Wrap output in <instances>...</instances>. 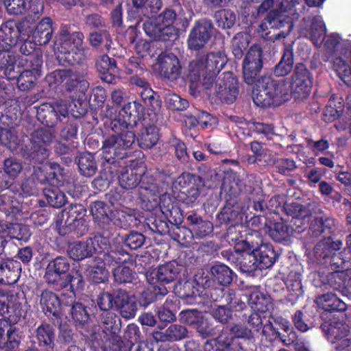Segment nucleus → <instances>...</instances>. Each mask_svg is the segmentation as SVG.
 I'll return each instance as SVG.
<instances>
[{
	"label": "nucleus",
	"instance_id": "338daca9",
	"mask_svg": "<svg viewBox=\"0 0 351 351\" xmlns=\"http://www.w3.org/2000/svg\"><path fill=\"white\" fill-rule=\"evenodd\" d=\"M106 265L101 261L94 259L93 265L90 266L88 271L89 280L94 284H100L108 280L109 272L106 268Z\"/></svg>",
	"mask_w": 351,
	"mask_h": 351
},
{
	"label": "nucleus",
	"instance_id": "79ce46f5",
	"mask_svg": "<svg viewBox=\"0 0 351 351\" xmlns=\"http://www.w3.org/2000/svg\"><path fill=\"white\" fill-rule=\"evenodd\" d=\"M237 346L226 332H222L215 338L206 340L204 344V351H236Z\"/></svg>",
	"mask_w": 351,
	"mask_h": 351
},
{
	"label": "nucleus",
	"instance_id": "393cba45",
	"mask_svg": "<svg viewBox=\"0 0 351 351\" xmlns=\"http://www.w3.org/2000/svg\"><path fill=\"white\" fill-rule=\"evenodd\" d=\"M114 310L125 319L135 317L137 311V301L134 296L130 295L125 290L118 289Z\"/></svg>",
	"mask_w": 351,
	"mask_h": 351
},
{
	"label": "nucleus",
	"instance_id": "3c124183",
	"mask_svg": "<svg viewBox=\"0 0 351 351\" xmlns=\"http://www.w3.org/2000/svg\"><path fill=\"white\" fill-rule=\"evenodd\" d=\"M167 289L165 287L152 286L145 288L140 293L137 301L140 306L147 307L156 300L162 299L167 294Z\"/></svg>",
	"mask_w": 351,
	"mask_h": 351
},
{
	"label": "nucleus",
	"instance_id": "e433bc0d",
	"mask_svg": "<svg viewBox=\"0 0 351 351\" xmlns=\"http://www.w3.org/2000/svg\"><path fill=\"white\" fill-rule=\"evenodd\" d=\"M285 5L281 1L278 8L270 10L264 21L259 25L260 31L264 32L270 29H279L284 26L285 22Z\"/></svg>",
	"mask_w": 351,
	"mask_h": 351
},
{
	"label": "nucleus",
	"instance_id": "f03ea898",
	"mask_svg": "<svg viewBox=\"0 0 351 351\" xmlns=\"http://www.w3.org/2000/svg\"><path fill=\"white\" fill-rule=\"evenodd\" d=\"M45 80L51 88L62 86L66 93L79 98L84 96L89 88L86 73L72 69H56L47 74Z\"/></svg>",
	"mask_w": 351,
	"mask_h": 351
},
{
	"label": "nucleus",
	"instance_id": "cd10ccee",
	"mask_svg": "<svg viewBox=\"0 0 351 351\" xmlns=\"http://www.w3.org/2000/svg\"><path fill=\"white\" fill-rule=\"evenodd\" d=\"M140 1L137 0H132V6L128 10L127 19L130 21H136L135 25H130L125 34L126 40L130 44H133L136 41L138 36L137 28L140 27V24L143 22L145 14L140 6Z\"/></svg>",
	"mask_w": 351,
	"mask_h": 351
},
{
	"label": "nucleus",
	"instance_id": "4468645a",
	"mask_svg": "<svg viewBox=\"0 0 351 351\" xmlns=\"http://www.w3.org/2000/svg\"><path fill=\"white\" fill-rule=\"evenodd\" d=\"M323 330L326 331L328 340L336 344V351H351V338L348 337L349 327L343 321L333 318L329 324H325Z\"/></svg>",
	"mask_w": 351,
	"mask_h": 351
},
{
	"label": "nucleus",
	"instance_id": "f8f14e48",
	"mask_svg": "<svg viewBox=\"0 0 351 351\" xmlns=\"http://www.w3.org/2000/svg\"><path fill=\"white\" fill-rule=\"evenodd\" d=\"M263 51L258 45H253L247 51L243 61V77L248 85H253L259 80L263 66Z\"/></svg>",
	"mask_w": 351,
	"mask_h": 351
},
{
	"label": "nucleus",
	"instance_id": "e2e57ef3",
	"mask_svg": "<svg viewBox=\"0 0 351 351\" xmlns=\"http://www.w3.org/2000/svg\"><path fill=\"white\" fill-rule=\"evenodd\" d=\"M145 225L154 233L166 234L169 231V226L165 219L154 213H149L145 220Z\"/></svg>",
	"mask_w": 351,
	"mask_h": 351
},
{
	"label": "nucleus",
	"instance_id": "a19ab883",
	"mask_svg": "<svg viewBox=\"0 0 351 351\" xmlns=\"http://www.w3.org/2000/svg\"><path fill=\"white\" fill-rule=\"evenodd\" d=\"M88 337L94 345L97 346H106L104 351H130L131 348L128 346L125 341L121 339L120 336L115 335L114 337H108L104 338V339H98L97 334L94 332L90 333Z\"/></svg>",
	"mask_w": 351,
	"mask_h": 351
},
{
	"label": "nucleus",
	"instance_id": "2eb2a0df",
	"mask_svg": "<svg viewBox=\"0 0 351 351\" xmlns=\"http://www.w3.org/2000/svg\"><path fill=\"white\" fill-rule=\"evenodd\" d=\"M70 267L69 261L65 256H59L50 261L44 274L45 282L56 289L65 288L67 283L63 280L62 276L68 273Z\"/></svg>",
	"mask_w": 351,
	"mask_h": 351
},
{
	"label": "nucleus",
	"instance_id": "09e8293b",
	"mask_svg": "<svg viewBox=\"0 0 351 351\" xmlns=\"http://www.w3.org/2000/svg\"><path fill=\"white\" fill-rule=\"evenodd\" d=\"M210 275L213 282L220 285H229L233 280V271L223 263H216L210 269Z\"/></svg>",
	"mask_w": 351,
	"mask_h": 351
},
{
	"label": "nucleus",
	"instance_id": "5701e85b",
	"mask_svg": "<svg viewBox=\"0 0 351 351\" xmlns=\"http://www.w3.org/2000/svg\"><path fill=\"white\" fill-rule=\"evenodd\" d=\"M34 343L43 351H54L56 348V329L47 322H42L35 329Z\"/></svg>",
	"mask_w": 351,
	"mask_h": 351
},
{
	"label": "nucleus",
	"instance_id": "6ab92c4d",
	"mask_svg": "<svg viewBox=\"0 0 351 351\" xmlns=\"http://www.w3.org/2000/svg\"><path fill=\"white\" fill-rule=\"evenodd\" d=\"M300 35L309 38L315 45L320 46L326 35V27L321 16L304 20L300 27Z\"/></svg>",
	"mask_w": 351,
	"mask_h": 351
},
{
	"label": "nucleus",
	"instance_id": "72a5a7b5",
	"mask_svg": "<svg viewBox=\"0 0 351 351\" xmlns=\"http://www.w3.org/2000/svg\"><path fill=\"white\" fill-rule=\"evenodd\" d=\"M98 321L102 324L104 338L119 335L121 329V318L112 311L97 315Z\"/></svg>",
	"mask_w": 351,
	"mask_h": 351
},
{
	"label": "nucleus",
	"instance_id": "4c0bfd02",
	"mask_svg": "<svg viewBox=\"0 0 351 351\" xmlns=\"http://www.w3.org/2000/svg\"><path fill=\"white\" fill-rule=\"evenodd\" d=\"M68 254L73 261H79L93 256L95 253V247L91 239L85 241H75L71 244L68 249Z\"/></svg>",
	"mask_w": 351,
	"mask_h": 351
},
{
	"label": "nucleus",
	"instance_id": "b1692460",
	"mask_svg": "<svg viewBox=\"0 0 351 351\" xmlns=\"http://www.w3.org/2000/svg\"><path fill=\"white\" fill-rule=\"evenodd\" d=\"M157 121H154L149 118L143 119L142 128L138 133L137 141L142 149H151L156 145L159 140V130L156 125Z\"/></svg>",
	"mask_w": 351,
	"mask_h": 351
},
{
	"label": "nucleus",
	"instance_id": "6e6d98bb",
	"mask_svg": "<svg viewBox=\"0 0 351 351\" xmlns=\"http://www.w3.org/2000/svg\"><path fill=\"white\" fill-rule=\"evenodd\" d=\"M117 292L118 289L113 290L112 292L103 291L97 295L96 304L98 307L97 315L110 312L111 309H114Z\"/></svg>",
	"mask_w": 351,
	"mask_h": 351
},
{
	"label": "nucleus",
	"instance_id": "ea45409f",
	"mask_svg": "<svg viewBox=\"0 0 351 351\" xmlns=\"http://www.w3.org/2000/svg\"><path fill=\"white\" fill-rule=\"evenodd\" d=\"M53 21L50 17H44L32 32L34 41L38 45H47L52 38Z\"/></svg>",
	"mask_w": 351,
	"mask_h": 351
},
{
	"label": "nucleus",
	"instance_id": "c85d7f7f",
	"mask_svg": "<svg viewBox=\"0 0 351 351\" xmlns=\"http://www.w3.org/2000/svg\"><path fill=\"white\" fill-rule=\"evenodd\" d=\"M95 66L103 82L109 84L116 83V73H118L119 69L114 58L106 54L102 55L97 60Z\"/></svg>",
	"mask_w": 351,
	"mask_h": 351
},
{
	"label": "nucleus",
	"instance_id": "423d86ee",
	"mask_svg": "<svg viewBox=\"0 0 351 351\" xmlns=\"http://www.w3.org/2000/svg\"><path fill=\"white\" fill-rule=\"evenodd\" d=\"M118 176V181L122 189H116L110 194L109 200L112 204L123 205L128 200H132V195L128 191L140 186L143 171L139 168L128 167L126 163Z\"/></svg>",
	"mask_w": 351,
	"mask_h": 351
},
{
	"label": "nucleus",
	"instance_id": "bf43d9fd",
	"mask_svg": "<svg viewBox=\"0 0 351 351\" xmlns=\"http://www.w3.org/2000/svg\"><path fill=\"white\" fill-rule=\"evenodd\" d=\"M160 211L171 225H180L183 221L184 216L180 208L171 202L167 206L162 202Z\"/></svg>",
	"mask_w": 351,
	"mask_h": 351
},
{
	"label": "nucleus",
	"instance_id": "473e14b6",
	"mask_svg": "<svg viewBox=\"0 0 351 351\" xmlns=\"http://www.w3.org/2000/svg\"><path fill=\"white\" fill-rule=\"evenodd\" d=\"M268 313H269V318L276 326H274L271 321L269 320V324L263 326L262 334L270 342L279 339L281 342L285 343V339L279 331L280 330L285 331V319L281 316H276L273 312H269Z\"/></svg>",
	"mask_w": 351,
	"mask_h": 351
},
{
	"label": "nucleus",
	"instance_id": "2f4dec72",
	"mask_svg": "<svg viewBox=\"0 0 351 351\" xmlns=\"http://www.w3.org/2000/svg\"><path fill=\"white\" fill-rule=\"evenodd\" d=\"M143 106L147 111V116L154 121H158V114L160 110L162 101L160 95L150 87L138 90Z\"/></svg>",
	"mask_w": 351,
	"mask_h": 351
},
{
	"label": "nucleus",
	"instance_id": "c756f323",
	"mask_svg": "<svg viewBox=\"0 0 351 351\" xmlns=\"http://www.w3.org/2000/svg\"><path fill=\"white\" fill-rule=\"evenodd\" d=\"M182 271H185L184 267L178 264L177 261H173L159 265L157 267L155 278L157 282L162 285L169 284L177 280Z\"/></svg>",
	"mask_w": 351,
	"mask_h": 351
},
{
	"label": "nucleus",
	"instance_id": "052dcab7",
	"mask_svg": "<svg viewBox=\"0 0 351 351\" xmlns=\"http://www.w3.org/2000/svg\"><path fill=\"white\" fill-rule=\"evenodd\" d=\"M48 204L53 208H61L66 202V195L58 186H47L43 190Z\"/></svg>",
	"mask_w": 351,
	"mask_h": 351
},
{
	"label": "nucleus",
	"instance_id": "39448f33",
	"mask_svg": "<svg viewBox=\"0 0 351 351\" xmlns=\"http://www.w3.org/2000/svg\"><path fill=\"white\" fill-rule=\"evenodd\" d=\"M179 188L177 199L188 207L198 204L204 188V179L199 175L183 172L176 180Z\"/></svg>",
	"mask_w": 351,
	"mask_h": 351
},
{
	"label": "nucleus",
	"instance_id": "c9c22d12",
	"mask_svg": "<svg viewBox=\"0 0 351 351\" xmlns=\"http://www.w3.org/2000/svg\"><path fill=\"white\" fill-rule=\"evenodd\" d=\"M97 256L95 261H101L106 266H112L118 264H124L132 262V256L121 247H110L106 253Z\"/></svg>",
	"mask_w": 351,
	"mask_h": 351
},
{
	"label": "nucleus",
	"instance_id": "603ef678",
	"mask_svg": "<svg viewBox=\"0 0 351 351\" xmlns=\"http://www.w3.org/2000/svg\"><path fill=\"white\" fill-rule=\"evenodd\" d=\"M112 225L121 228L128 229L131 227L137 226L140 221L133 211L127 212L123 210H117L112 213Z\"/></svg>",
	"mask_w": 351,
	"mask_h": 351
},
{
	"label": "nucleus",
	"instance_id": "774afa93",
	"mask_svg": "<svg viewBox=\"0 0 351 351\" xmlns=\"http://www.w3.org/2000/svg\"><path fill=\"white\" fill-rule=\"evenodd\" d=\"M153 176L160 187V192H163L164 195L167 194L171 189L172 184L176 182L173 174L169 170L164 169H156Z\"/></svg>",
	"mask_w": 351,
	"mask_h": 351
},
{
	"label": "nucleus",
	"instance_id": "a18cd8bd",
	"mask_svg": "<svg viewBox=\"0 0 351 351\" xmlns=\"http://www.w3.org/2000/svg\"><path fill=\"white\" fill-rule=\"evenodd\" d=\"M248 302L252 309L260 313H267L272 307L271 297L256 288L251 291Z\"/></svg>",
	"mask_w": 351,
	"mask_h": 351
},
{
	"label": "nucleus",
	"instance_id": "de8ad7c7",
	"mask_svg": "<svg viewBox=\"0 0 351 351\" xmlns=\"http://www.w3.org/2000/svg\"><path fill=\"white\" fill-rule=\"evenodd\" d=\"M80 173L84 177H92L97 171L95 157L90 152H82L75 159Z\"/></svg>",
	"mask_w": 351,
	"mask_h": 351
},
{
	"label": "nucleus",
	"instance_id": "412c9836",
	"mask_svg": "<svg viewBox=\"0 0 351 351\" xmlns=\"http://www.w3.org/2000/svg\"><path fill=\"white\" fill-rule=\"evenodd\" d=\"M23 339V333L16 326H8L5 321L0 322V348L5 351H16Z\"/></svg>",
	"mask_w": 351,
	"mask_h": 351
},
{
	"label": "nucleus",
	"instance_id": "0eeeda50",
	"mask_svg": "<svg viewBox=\"0 0 351 351\" xmlns=\"http://www.w3.org/2000/svg\"><path fill=\"white\" fill-rule=\"evenodd\" d=\"M56 138L55 132L49 128L39 127L30 134V145L27 156L38 163H43L50 154V145Z\"/></svg>",
	"mask_w": 351,
	"mask_h": 351
},
{
	"label": "nucleus",
	"instance_id": "864d4df0",
	"mask_svg": "<svg viewBox=\"0 0 351 351\" xmlns=\"http://www.w3.org/2000/svg\"><path fill=\"white\" fill-rule=\"evenodd\" d=\"M265 231L276 242L282 243L285 241V224L283 217H271Z\"/></svg>",
	"mask_w": 351,
	"mask_h": 351
},
{
	"label": "nucleus",
	"instance_id": "1a4fd4ad",
	"mask_svg": "<svg viewBox=\"0 0 351 351\" xmlns=\"http://www.w3.org/2000/svg\"><path fill=\"white\" fill-rule=\"evenodd\" d=\"M32 32V27L26 19L8 20L0 26V47L11 49L17 46L20 38H27Z\"/></svg>",
	"mask_w": 351,
	"mask_h": 351
},
{
	"label": "nucleus",
	"instance_id": "9d476101",
	"mask_svg": "<svg viewBox=\"0 0 351 351\" xmlns=\"http://www.w3.org/2000/svg\"><path fill=\"white\" fill-rule=\"evenodd\" d=\"M244 247L241 252L222 251L221 256L224 259L238 267L241 272L252 274L259 269L258 260L251 244H242Z\"/></svg>",
	"mask_w": 351,
	"mask_h": 351
},
{
	"label": "nucleus",
	"instance_id": "ddd939ff",
	"mask_svg": "<svg viewBox=\"0 0 351 351\" xmlns=\"http://www.w3.org/2000/svg\"><path fill=\"white\" fill-rule=\"evenodd\" d=\"M214 25L211 20L206 18L195 21L187 38V46L193 51L203 49L211 38Z\"/></svg>",
	"mask_w": 351,
	"mask_h": 351
},
{
	"label": "nucleus",
	"instance_id": "9b49d317",
	"mask_svg": "<svg viewBox=\"0 0 351 351\" xmlns=\"http://www.w3.org/2000/svg\"><path fill=\"white\" fill-rule=\"evenodd\" d=\"M227 187L224 181L221 189L226 192V204L217 214L216 218L219 226H234L238 223V217L241 214L237 197L239 193L232 186H230L228 190Z\"/></svg>",
	"mask_w": 351,
	"mask_h": 351
},
{
	"label": "nucleus",
	"instance_id": "bb28decb",
	"mask_svg": "<svg viewBox=\"0 0 351 351\" xmlns=\"http://www.w3.org/2000/svg\"><path fill=\"white\" fill-rule=\"evenodd\" d=\"M40 305L47 317L60 318L62 315L60 301L57 294L53 291L48 289H44L41 291L40 295Z\"/></svg>",
	"mask_w": 351,
	"mask_h": 351
},
{
	"label": "nucleus",
	"instance_id": "4be33fe9",
	"mask_svg": "<svg viewBox=\"0 0 351 351\" xmlns=\"http://www.w3.org/2000/svg\"><path fill=\"white\" fill-rule=\"evenodd\" d=\"M254 245L253 250L258 260L259 269L263 270L271 267L278 260L280 254L276 252L269 243H264L259 239L258 241H250Z\"/></svg>",
	"mask_w": 351,
	"mask_h": 351
},
{
	"label": "nucleus",
	"instance_id": "8fccbe9b",
	"mask_svg": "<svg viewBox=\"0 0 351 351\" xmlns=\"http://www.w3.org/2000/svg\"><path fill=\"white\" fill-rule=\"evenodd\" d=\"M179 297L187 304H199L201 295L196 281H186L179 291Z\"/></svg>",
	"mask_w": 351,
	"mask_h": 351
},
{
	"label": "nucleus",
	"instance_id": "49530a36",
	"mask_svg": "<svg viewBox=\"0 0 351 351\" xmlns=\"http://www.w3.org/2000/svg\"><path fill=\"white\" fill-rule=\"evenodd\" d=\"M225 285H218L210 287L209 285L205 288V294L212 302L230 304L234 298V289L224 287Z\"/></svg>",
	"mask_w": 351,
	"mask_h": 351
},
{
	"label": "nucleus",
	"instance_id": "5fc2aeb1",
	"mask_svg": "<svg viewBox=\"0 0 351 351\" xmlns=\"http://www.w3.org/2000/svg\"><path fill=\"white\" fill-rule=\"evenodd\" d=\"M317 303L320 308L326 311H343L346 308V303L332 293L319 296L317 298Z\"/></svg>",
	"mask_w": 351,
	"mask_h": 351
},
{
	"label": "nucleus",
	"instance_id": "dca6fc26",
	"mask_svg": "<svg viewBox=\"0 0 351 351\" xmlns=\"http://www.w3.org/2000/svg\"><path fill=\"white\" fill-rule=\"evenodd\" d=\"M312 84V77L306 67L303 64H298L290 85L294 97L296 99L306 98L311 93Z\"/></svg>",
	"mask_w": 351,
	"mask_h": 351
},
{
	"label": "nucleus",
	"instance_id": "c03bdc74",
	"mask_svg": "<svg viewBox=\"0 0 351 351\" xmlns=\"http://www.w3.org/2000/svg\"><path fill=\"white\" fill-rule=\"evenodd\" d=\"M97 230V234L89 239L92 240L93 245L95 247V254L101 256V254L106 253L110 248V238L114 234V228H101Z\"/></svg>",
	"mask_w": 351,
	"mask_h": 351
},
{
	"label": "nucleus",
	"instance_id": "aec40b11",
	"mask_svg": "<svg viewBox=\"0 0 351 351\" xmlns=\"http://www.w3.org/2000/svg\"><path fill=\"white\" fill-rule=\"evenodd\" d=\"M238 93L237 80L232 74H228L223 79L217 80L215 94L221 102L233 104Z\"/></svg>",
	"mask_w": 351,
	"mask_h": 351
},
{
	"label": "nucleus",
	"instance_id": "a211bd4d",
	"mask_svg": "<svg viewBox=\"0 0 351 351\" xmlns=\"http://www.w3.org/2000/svg\"><path fill=\"white\" fill-rule=\"evenodd\" d=\"M159 73L163 78L170 81L178 79L182 66L177 56L173 53L162 51L157 58Z\"/></svg>",
	"mask_w": 351,
	"mask_h": 351
},
{
	"label": "nucleus",
	"instance_id": "f704fd0d",
	"mask_svg": "<svg viewBox=\"0 0 351 351\" xmlns=\"http://www.w3.org/2000/svg\"><path fill=\"white\" fill-rule=\"evenodd\" d=\"M245 191L248 193V199L253 202V209L255 213L268 215L267 203L265 202L263 190L257 183H252L250 181L245 184Z\"/></svg>",
	"mask_w": 351,
	"mask_h": 351
},
{
	"label": "nucleus",
	"instance_id": "680f3d73",
	"mask_svg": "<svg viewBox=\"0 0 351 351\" xmlns=\"http://www.w3.org/2000/svg\"><path fill=\"white\" fill-rule=\"evenodd\" d=\"M71 318L76 328L86 326L90 321V314L86 306L81 302L73 305L71 308Z\"/></svg>",
	"mask_w": 351,
	"mask_h": 351
},
{
	"label": "nucleus",
	"instance_id": "7c9ffc66",
	"mask_svg": "<svg viewBox=\"0 0 351 351\" xmlns=\"http://www.w3.org/2000/svg\"><path fill=\"white\" fill-rule=\"evenodd\" d=\"M141 27L145 34L154 40L161 42H173L176 40L173 36H169L168 32L165 30V26L157 20L156 17L154 19L150 17L147 18L143 22Z\"/></svg>",
	"mask_w": 351,
	"mask_h": 351
},
{
	"label": "nucleus",
	"instance_id": "20e7f679",
	"mask_svg": "<svg viewBox=\"0 0 351 351\" xmlns=\"http://www.w3.org/2000/svg\"><path fill=\"white\" fill-rule=\"evenodd\" d=\"M73 24H63L59 30L60 52L65 54V59L70 64L80 63L83 51L84 35L76 30Z\"/></svg>",
	"mask_w": 351,
	"mask_h": 351
},
{
	"label": "nucleus",
	"instance_id": "6e6552de",
	"mask_svg": "<svg viewBox=\"0 0 351 351\" xmlns=\"http://www.w3.org/2000/svg\"><path fill=\"white\" fill-rule=\"evenodd\" d=\"M86 208L81 204H70L62 211V220L64 221V234L74 233L77 237L85 234L88 226L84 218Z\"/></svg>",
	"mask_w": 351,
	"mask_h": 351
},
{
	"label": "nucleus",
	"instance_id": "f3484780",
	"mask_svg": "<svg viewBox=\"0 0 351 351\" xmlns=\"http://www.w3.org/2000/svg\"><path fill=\"white\" fill-rule=\"evenodd\" d=\"M68 116V110L61 105L43 103L36 108V118L43 125L53 128Z\"/></svg>",
	"mask_w": 351,
	"mask_h": 351
},
{
	"label": "nucleus",
	"instance_id": "0e129e2a",
	"mask_svg": "<svg viewBox=\"0 0 351 351\" xmlns=\"http://www.w3.org/2000/svg\"><path fill=\"white\" fill-rule=\"evenodd\" d=\"M37 74L26 69L22 71L18 76H8L10 80L16 79L17 86L21 91H27L31 89L37 80Z\"/></svg>",
	"mask_w": 351,
	"mask_h": 351
},
{
	"label": "nucleus",
	"instance_id": "58836bf2",
	"mask_svg": "<svg viewBox=\"0 0 351 351\" xmlns=\"http://www.w3.org/2000/svg\"><path fill=\"white\" fill-rule=\"evenodd\" d=\"M145 107L139 101L134 100L124 104L119 111L121 115L130 123L131 128L136 126L138 121H143L145 116Z\"/></svg>",
	"mask_w": 351,
	"mask_h": 351
},
{
	"label": "nucleus",
	"instance_id": "a878e982",
	"mask_svg": "<svg viewBox=\"0 0 351 351\" xmlns=\"http://www.w3.org/2000/svg\"><path fill=\"white\" fill-rule=\"evenodd\" d=\"M90 209L97 228H114L112 225V213L106 203L95 201L91 203Z\"/></svg>",
	"mask_w": 351,
	"mask_h": 351
},
{
	"label": "nucleus",
	"instance_id": "13d9d810",
	"mask_svg": "<svg viewBox=\"0 0 351 351\" xmlns=\"http://www.w3.org/2000/svg\"><path fill=\"white\" fill-rule=\"evenodd\" d=\"M106 128H110L114 132L111 135L122 136L126 133L133 132L130 130L131 128L130 123L128 121L125 117L121 115L119 112V114L113 119H106L104 123Z\"/></svg>",
	"mask_w": 351,
	"mask_h": 351
},
{
	"label": "nucleus",
	"instance_id": "f257e3e1",
	"mask_svg": "<svg viewBox=\"0 0 351 351\" xmlns=\"http://www.w3.org/2000/svg\"><path fill=\"white\" fill-rule=\"evenodd\" d=\"M252 90L254 104L262 108L278 107L285 101V80L263 76L255 82Z\"/></svg>",
	"mask_w": 351,
	"mask_h": 351
},
{
	"label": "nucleus",
	"instance_id": "7ed1b4c3",
	"mask_svg": "<svg viewBox=\"0 0 351 351\" xmlns=\"http://www.w3.org/2000/svg\"><path fill=\"white\" fill-rule=\"evenodd\" d=\"M136 139L134 132L122 136L109 135L103 138L101 147L103 159L108 164L121 167L124 159L131 154V148Z\"/></svg>",
	"mask_w": 351,
	"mask_h": 351
},
{
	"label": "nucleus",
	"instance_id": "69168bd1",
	"mask_svg": "<svg viewBox=\"0 0 351 351\" xmlns=\"http://www.w3.org/2000/svg\"><path fill=\"white\" fill-rule=\"evenodd\" d=\"M225 238L230 245H233V248L224 250L223 251L241 252L243 249V247H244L241 244L250 243V241H248L246 239L243 238L241 231L236 230L235 226H230L227 229Z\"/></svg>",
	"mask_w": 351,
	"mask_h": 351
},
{
	"label": "nucleus",
	"instance_id": "4d7b16f0",
	"mask_svg": "<svg viewBox=\"0 0 351 351\" xmlns=\"http://www.w3.org/2000/svg\"><path fill=\"white\" fill-rule=\"evenodd\" d=\"M156 18L163 24L165 30L169 34V36H173L176 40L178 38V29L173 25L177 18L176 12L169 7L165 8Z\"/></svg>",
	"mask_w": 351,
	"mask_h": 351
},
{
	"label": "nucleus",
	"instance_id": "37998d69",
	"mask_svg": "<svg viewBox=\"0 0 351 351\" xmlns=\"http://www.w3.org/2000/svg\"><path fill=\"white\" fill-rule=\"evenodd\" d=\"M202 63V68L208 72L217 74L221 71L227 62V59L221 52H210L205 56L197 57Z\"/></svg>",
	"mask_w": 351,
	"mask_h": 351
}]
</instances>
